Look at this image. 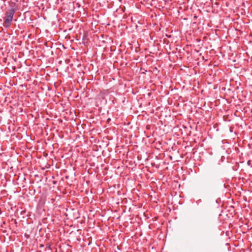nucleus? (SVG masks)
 <instances>
[{
    "label": "nucleus",
    "mask_w": 252,
    "mask_h": 252,
    "mask_svg": "<svg viewBox=\"0 0 252 252\" xmlns=\"http://www.w3.org/2000/svg\"><path fill=\"white\" fill-rule=\"evenodd\" d=\"M16 10V9L14 5H11L10 7L7 10L3 18V26L4 27L9 28L10 27Z\"/></svg>",
    "instance_id": "1"
}]
</instances>
